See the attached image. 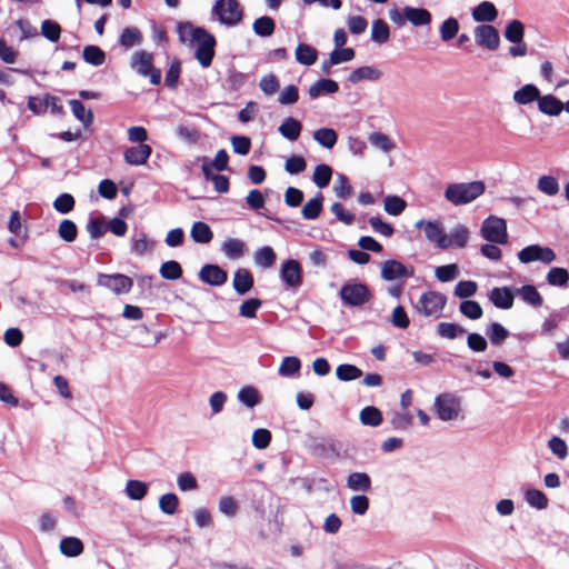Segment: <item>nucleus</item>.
Instances as JSON below:
<instances>
[{
	"label": "nucleus",
	"instance_id": "f257e3e1",
	"mask_svg": "<svg viewBox=\"0 0 569 569\" xmlns=\"http://www.w3.org/2000/svg\"><path fill=\"white\" fill-rule=\"evenodd\" d=\"M180 37L189 36L190 40L197 43L194 57L203 68L211 66L214 57L216 39L206 29L193 27L191 23L179 26Z\"/></svg>",
	"mask_w": 569,
	"mask_h": 569
},
{
	"label": "nucleus",
	"instance_id": "f03ea898",
	"mask_svg": "<svg viewBox=\"0 0 569 569\" xmlns=\"http://www.w3.org/2000/svg\"><path fill=\"white\" fill-rule=\"evenodd\" d=\"M486 190L482 181L450 183L445 190V198L455 206H462L479 198Z\"/></svg>",
	"mask_w": 569,
	"mask_h": 569
},
{
	"label": "nucleus",
	"instance_id": "7ed1b4c3",
	"mask_svg": "<svg viewBox=\"0 0 569 569\" xmlns=\"http://www.w3.org/2000/svg\"><path fill=\"white\" fill-rule=\"evenodd\" d=\"M210 14L212 21L232 28L242 21L243 10L238 0H216Z\"/></svg>",
	"mask_w": 569,
	"mask_h": 569
},
{
	"label": "nucleus",
	"instance_id": "20e7f679",
	"mask_svg": "<svg viewBox=\"0 0 569 569\" xmlns=\"http://www.w3.org/2000/svg\"><path fill=\"white\" fill-rule=\"evenodd\" d=\"M433 410L441 421L457 420L461 417V399L451 392L435 398Z\"/></svg>",
	"mask_w": 569,
	"mask_h": 569
},
{
	"label": "nucleus",
	"instance_id": "39448f33",
	"mask_svg": "<svg viewBox=\"0 0 569 569\" xmlns=\"http://www.w3.org/2000/svg\"><path fill=\"white\" fill-rule=\"evenodd\" d=\"M447 305V297L438 291H428L420 296L415 308L423 317L438 319Z\"/></svg>",
	"mask_w": 569,
	"mask_h": 569
},
{
	"label": "nucleus",
	"instance_id": "423d86ee",
	"mask_svg": "<svg viewBox=\"0 0 569 569\" xmlns=\"http://www.w3.org/2000/svg\"><path fill=\"white\" fill-rule=\"evenodd\" d=\"M339 297L346 307H362L369 302L371 293L366 284L348 281L340 288Z\"/></svg>",
	"mask_w": 569,
	"mask_h": 569
},
{
	"label": "nucleus",
	"instance_id": "0eeeda50",
	"mask_svg": "<svg viewBox=\"0 0 569 569\" xmlns=\"http://www.w3.org/2000/svg\"><path fill=\"white\" fill-rule=\"evenodd\" d=\"M480 232L482 238L491 243L505 244L508 242L507 222L497 216H489L485 219Z\"/></svg>",
	"mask_w": 569,
	"mask_h": 569
},
{
	"label": "nucleus",
	"instance_id": "6e6552de",
	"mask_svg": "<svg viewBox=\"0 0 569 569\" xmlns=\"http://www.w3.org/2000/svg\"><path fill=\"white\" fill-rule=\"evenodd\" d=\"M153 56L144 50L136 51L131 57L130 66L142 77H149L152 84H159L161 71L153 68Z\"/></svg>",
	"mask_w": 569,
	"mask_h": 569
},
{
	"label": "nucleus",
	"instance_id": "1a4fd4ad",
	"mask_svg": "<svg viewBox=\"0 0 569 569\" xmlns=\"http://www.w3.org/2000/svg\"><path fill=\"white\" fill-rule=\"evenodd\" d=\"M415 228L422 229L428 241L433 242L440 249H447L451 246L449 236L443 232L442 226L438 221L419 220Z\"/></svg>",
	"mask_w": 569,
	"mask_h": 569
},
{
	"label": "nucleus",
	"instance_id": "9d476101",
	"mask_svg": "<svg viewBox=\"0 0 569 569\" xmlns=\"http://www.w3.org/2000/svg\"><path fill=\"white\" fill-rule=\"evenodd\" d=\"M517 257L521 263H531L540 261L545 264L553 262L557 258L555 251L549 247H541L539 244H530L521 249Z\"/></svg>",
	"mask_w": 569,
	"mask_h": 569
},
{
	"label": "nucleus",
	"instance_id": "9b49d317",
	"mask_svg": "<svg viewBox=\"0 0 569 569\" xmlns=\"http://www.w3.org/2000/svg\"><path fill=\"white\" fill-rule=\"evenodd\" d=\"M97 282H98V286L109 289L114 295L128 293L133 287L132 279L122 273H113V274L100 273L98 276Z\"/></svg>",
	"mask_w": 569,
	"mask_h": 569
},
{
	"label": "nucleus",
	"instance_id": "f8f14e48",
	"mask_svg": "<svg viewBox=\"0 0 569 569\" xmlns=\"http://www.w3.org/2000/svg\"><path fill=\"white\" fill-rule=\"evenodd\" d=\"M473 36L476 43L487 50L495 51L499 48L500 36L498 30L487 23H481L475 27Z\"/></svg>",
	"mask_w": 569,
	"mask_h": 569
},
{
	"label": "nucleus",
	"instance_id": "ddd939ff",
	"mask_svg": "<svg viewBox=\"0 0 569 569\" xmlns=\"http://www.w3.org/2000/svg\"><path fill=\"white\" fill-rule=\"evenodd\" d=\"M415 270L412 267H407L395 259L386 260L381 266V278L386 281L411 278Z\"/></svg>",
	"mask_w": 569,
	"mask_h": 569
},
{
	"label": "nucleus",
	"instance_id": "4468645a",
	"mask_svg": "<svg viewBox=\"0 0 569 569\" xmlns=\"http://www.w3.org/2000/svg\"><path fill=\"white\" fill-rule=\"evenodd\" d=\"M280 278L288 288L297 289L302 283V270L295 259L284 261L280 269Z\"/></svg>",
	"mask_w": 569,
	"mask_h": 569
},
{
	"label": "nucleus",
	"instance_id": "2eb2a0df",
	"mask_svg": "<svg viewBox=\"0 0 569 569\" xmlns=\"http://www.w3.org/2000/svg\"><path fill=\"white\" fill-rule=\"evenodd\" d=\"M515 296V288L495 287L488 293V299L496 308L509 310L513 306Z\"/></svg>",
	"mask_w": 569,
	"mask_h": 569
},
{
	"label": "nucleus",
	"instance_id": "dca6fc26",
	"mask_svg": "<svg viewBox=\"0 0 569 569\" xmlns=\"http://www.w3.org/2000/svg\"><path fill=\"white\" fill-rule=\"evenodd\" d=\"M199 279L209 286L220 287L223 286L228 280L227 272L218 264H204L201 267Z\"/></svg>",
	"mask_w": 569,
	"mask_h": 569
},
{
	"label": "nucleus",
	"instance_id": "f3484780",
	"mask_svg": "<svg viewBox=\"0 0 569 569\" xmlns=\"http://www.w3.org/2000/svg\"><path fill=\"white\" fill-rule=\"evenodd\" d=\"M152 149L149 144H138L127 148L123 152L124 161L130 166H143L150 158Z\"/></svg>",
	"mask_w": 569,
	"mask_h": 569
},
{
	"label": "nucleus",
	"instance_id": "a211bd4d",
	"mask_svg": "<svg viewBox=\"0 0 569 569\" xmlns=\"http://www.w3.org/2000/svg\"><path fill=\"white\" fill-rule=\"evenodd\" d=\"M471 17L476 22L489 24L498 18V10L490 1H482L471 10Z\"/></svg>",
	"mask_w": 569,
	"mask_h": 569
},
{
	"label": "nucleus",
	"instance_id": "6ab92c4d",
	"mask_svg": "<svg viewBox=\"0 0 569 569\" xmlns=\"http://www.w3.org/2000/svg\"><path fill=\"white\" fill-rule=\"evenodd\" d=\"M537 103L539 111L550 117H558L565 109V103L552 94L540 96Z\"/></svg>",
	"mask_w": 569,
	"mask_h": 569
},
{
	"label": "nucleus",
	"instance_id": "aec40b11",
	"mask_svg": "<svg viewBox=\"0 0 569 569\" xmlns=\"http://www.w3.org/2000/svg\"><path fill=\"white\" fill-rule=\"evenodd\" d=\"M515 292L516 296L532 308H540L543 303L542 296L532 284H525L522 287L515 288Z\"/></svg>",
	"mask_w": 569,
	"mask_h": 569
},
{
	"label": "nucleus",
	"instance_id": "412c9836",
	"mask_svg": "<svg viewBox=\"0 0 569 569\" xmlns=\"http://www.w3.org/2000/svg\"><path fill=\"white\" fill-rule=\"evenodd\" d=\"M253 277L247 269L240 268L236 270L232 280V287L239 296L246 295L253 287Z\"/></svg>",
	"mask_w": 569,
	"mask_h": 569
},
{
	"label": "nucleus",
	"instance_id": "4be33fe9",
	"mask_svg": "<svg viewBox=\"0 0 569 569\" xmlns=\"http://www.w3.org/2000/svg\"><path fill=\"white\" fill-rule=\"evenodd\" d=\"M406 17L413 27H428L432 21L431 13L425 8L406 6Z\"/></svg>",
	"mask_w": 569,
	"mask_h": 569
},
{
	"label": "nucleus",
	"instance_id": "5701e85b",
	"mask_svg": "<svg viewBox=\"0 0 569 569\" xmlns=\"http://www.w3.org/2000/svg\"><path fill=\"white\" fill-rule=\"evenodd\" d=\"M247 250L246 243L238 238H227L221 243L222 253L231 260L240 259Z\"/></svg>",
	"mask_w": 569,
	"mask_h": 569
},
{
	"label": "nucleus",
	"instance_id": "b1692460",
	"mask_svg": "<svg viewBox=\"0 0 569 569\" xmlns=\"http://www.w3.org/2000/svg\"><path fill=\"white\" fill-rule=\"evenodd\" d=\"M347 487L351 491H361V492H368L371 490L372 481L368 473L366 472H351L347 477Z\"/></svg>",
	"mask_w": 569,
	"mask_h": 569
},
{
	"label": "nucleus",
	"instance_id": "393cba45",
	"mask_svg": "<svg viewBox=\"0 0 569 569\" xmlns=\"http://www.w3.org/2000/svg\"><path fill=\"white\" fill-rule=\"evenodd\" d=\"M539 97V89L535 84L528 83L515 91L512 99L517 104L526 106L533 101L538 102Z\"/></svg>",
	"mask_w": 569,
	"mask_h": 569
},
{
	"label": "nucleus",
	"instance_id": "a878e982",
	"mask_svg": "<svg viewBox=\"0 0 569 569\" xmlns=\"http://www.w3.org/2000/svg\"><path fill=\"white\" fill-rule=\"evenodd\" d=\"M382 77V72L371 66H363L355 69L348 77V80L356 84L362 80L377 81Z\"/></svg>",
	"mask_w": 569,
	"mask_h": 569
},
{
	"label": "nucleus",
	"instance_id": "bb28decb",
	"mask_svg": "<svg viewBox=\"0 0 569 569\" xmlns=\"http://www.w3.org/2000/svg\"><path fill=\"white\" fill-rule=\"evenodd\" d=\"M339 84L332 79H320L309 88V96L311 99H317L322 94H332L338 92Z\"/></svg>",
	"mask_w": 569,
	"mask_h": 569
},
{
	"label": "nucleus",
	"instance_id": "cd10ccee",
	"mask_svg": "<svg viewBox=\"0 0 569 569\" xmlns=\"http://www.w3.org/2000/svg\"><path fill=\"white\" fill-rule=\"evenodd\" d=\"M301 130V122L292 117L286 118L278 128L279 133L289 141L298 140Z\"/></svg>",
	"mask_w": 569,
	"mask_h": 569
},
{
	"label": "nucleus",
	"instance_id": "c85d7f7f",
	"mask_svg": "<svg viewBox=\"0 0 569 569\" xmlns=\"http://www.w3.org/2000/svg\"><path fill=\"white\" fill-rule=\"evenodd\" d=\"M296 61L302 66H312L318 59V51L307 43H299L295 51Z\"/></svg>",
	"mask_w": 569,
	"mask_h": 569
},
{
	"label": "nucleus",
	"instance_id": "c756f323",
	"mask_svg": "<svg viewBox=\"0 0 569 569\" xmlns=\"http://www.w3.org/2000/svg\"><path fill=\"white\" fill-rule=\"evenodd\" d=\"M190 237L196 243L207 244L213 238L210 227L202 221H197L191 226Z\"/></svg>",
	"mask_w": 569,
	"mask_h": 569
},
{
	"label": "nucleus",
	"instance_id": "7c9ffc66",
	"mask_svg": "<svg viewBox=\"0 0 569 569\" xmlns=\"http://www.w3.org/2000/svg\"><path fill=\"white\" fill-rule=\"evenodd\" d=\"M143 37L141 31L136 27H127L122 30L119 37V43L126 48H132L142 43Z\"/></svg>",
	"mask_w": 569,
	"mask_h": 569
},
{
	"label": "nucleus",
	"instance_id": "2f4dec72",
	"mask_svg": "<svg viewBox=\"0 0 569 569\" xmlns=\"http://www.w3.org/2000/svg\"><path fill=\"white\" fill-rule=\"evenodd\" d=\"M61 553L66 557H78L83 552V543L79 538H62L59 545Z\"/></svg>",
	"mask_w": 569,
	"mask_h": 569
},
{
	"label": "nucleus",
	"instance_id": "473e14b6",
	"mask_svg": "<svg viewBox=\"0 0 569 569\" xmlns=\"http://www.w3.org/2000/svg\"><path fill=\"white\" fill-rule=\"evenodd\" d=\"M154 244V240L149 239L144 232L134 234L131 239V249L137 256H143L151 252Z\"/></svg>",
	"mask_w": 569,
	"mask_h": 569
},
{
	"label": "nucleus",
	"instance_id": "72a5a7b5",
	"mask_svg": "<svg viewBox=\"0 0 569 569\" xmlns=\"http://www.w3.org/2000/svg\"><path fill=\"white\" fill-rule=\"evenodd\" d=\"M315 141L326 149H332L338 140L337 132L331 128H320L312 134Z\"/></svg>",
	"mask_w": 569,
	"mask_h": 569
},
{
	"label": "nucleus",
	"instance_id": "f704fd0d",
	"mask_svg": "<svg viewBox=\"0 0 569 569\" xmlns=\"http://www.w3.org/2000/svg\"><path fill=\"white\" fill-rule=\"evenodd\" d=\"M459 29H460V24L456 18L449 17L446 20H443L439 27V34H440L441 41H443V42L451 41L453 38H456L458 36Z\"/></svg>",
	"mask_w": 569,
	"mask_h": 569
},
{
	"label": "nucleus",
	"instance_id": "c9c22d12",
	"mask_svg": "<svg viewBox=\"0 0 569 569\" xmlns=\"http://www.w3.org/2000/svg\"><path fill=\"white\" fill-rule=\"evenodd\" d=\"M371 40L377 44L386 43L390 38L388 23L382 19H377L371 26Z\"/></svg>",
	"mask_w": 569,
	"mask_h": 569
},
{
	"label": "nucleus",
	"instance_id": "e433bc0d",
	"mask_svg": "<svg viewBox=\"0 0 569 569\" xmlns=\"http://www.w3.org/2000/svg\"><path fill=\"white\" fill-rule=\"evenodd\" d=\"M323 196L318 193L315 198L310 199L305 203L301 210V214L307 220L317 219L322 211Z\"/></svg>",
	"mask_w": 569,
	"mask_h": 569
},
{
	"label": "nucleus",
	"instance_id": "4c0bfd02",
	"mask_svg": "<svg viewBox=\"0 0 569 569\" xmlns=\"http://www.w3.org/2000/svg\"><path fill=\"white\" fill-rule=\"evenodd\" d=\"M73 116L84 126L89 127L93 122V113L84 104L76 99L69 101Z\"/></svg>",
	"mask_w": 569,
	"mask_h": 569
},
{
	"label": "nucleus",
	"instance_id": "58836bf2",
	"mask_svg": "<svg viewBox=\"0 0 569 569\" xmlns=\"http://www.w3.org/2000/svg\"><path fill=\"white\" fill-rule=\"evenodd\" d=\"M359 419L363 426L378 427L382 422V413L378 408L367 406L360 411Z\"/></svg>",
	"mask_w": 569,
	"mask_h": 569
},
{
	"label": "nucleus",
	"instance_id": "ea45409f",
	"mask_svg": "<svg viewBox=\"0 0 569 569\" xmlns=\"http://www.w3.org/2000/svg\"><path fill=\"white\" fill-rule=\"evenodd\" d=\"M83 60L92 66H102L106 61V53L98 46H86L82 51Z\"/></svg>",
	"mask_w": 569,
	"mask_h": 569
},
{
	"label": "nucleus",
	"instance_id": "a19ab883",
	"mask_svg": "<svg viewBox=\"0 0 569 569\" xmlns=\"http://www.w3.org/2000/svg\"><path fill=\"white\" fill-rule=\"evenodd\" d=\"M546 281L552 287H565L569 281V272L561 267H552L546 276Z\"/></svg>",
	"mask_w": 569,
	"mask_h": 569
},
{
	"label": "nucleus",
	"instance_id": "79ce46f5",
	"mask_svg": "<svg viewBox=\"0 0 569 569\" xmlns=\"http://www.w3.org/2000/svg\"><path fill=\"white\" fill-rule=\"evenodd\" d=\"M253 260L257 266L268 269L273 266L276 253L271 247L264 246L254 252Z\"/></svg>",
	"mask_w": 569,
	"mask_h": 569
},
{
	"label": "nucleus",
	"instance_id": "37998d69",
	"mask_svg": "<svg viewBox=\"0 0 569 569\" xmlns=\"http://www.w3.org/2000/svg\"><path fill=\"white\" fill-rule=\"evenodd\" d=\"M505 38L511 43H520L525 36V26L520 20L510 21L505 29Z\"/></svg>",
	"mask_w": 569,
	"mask_h": 569
},
{
	"label": "nucleus",
	"instance_id": "c03bdc74",
	"mask_svg": "<svg viewBox=\"0 0 569 569\" xmlns=\"http://www.w3.org/2000/svg\"><path fill=\"white\" fill-rule=\"evenodd\" d=\"M486 333L493 346L501 345L510 336V332L499 322H492Z\"/></svg>",
	"mask_w": 569,
	"mask_h": 569
},
{
	"label": "nucleus",
	"instance_id": "a18cd8bd",
	"mask_svg": "<svg viewBox=\"0 0 569 569\" xmlns=\"http://www.w3.org/2000/svg\"><path fill=\"white\" fill-rule=\"evenodd\" d=\"M274 21L272 18L263 16L253 21L252 30L259 37H270L274 32Z\"/></svg>",
	"mask_w": 569,
	"mask_h": 569
},
{
	"label": "nucleus",
	"instance_id": "49530a36",
	"mask_svg": "<svg viewBox=\"0 0 569 569\" xmlns=\"http://www.w3.org/2000/svg\"><path fill=\"white\" fill-rule=\"evenodd\" d=\"M124 492L131 500H141L148 492V486L140 480H129L127 481Z\"/></svg>",
	"mask_w": 569,
	"mask_h": 569
},
{
	"label": "nucleus",
	"instance_id": "de8ad7c7",
	"mask_svg": "<svg viewBox=\"0 0 569 569\" xmlns=\"http://www.w3.org/2000/svg\"><path fill=\"white\" fill-rule=\"evenodd\" d=\"M332 169L328 164L321 163L315 168L312 181L318 188L322 189L330 183Z\"/></svg>",
	"mask_w": 569,
	"mask_h": 569
},
{
	"label": "nucleus",
	"instance_id": "09e8293b",
	"mask_svg": "<svg viewBox=\"0 0 569 569\" xmlns=\"http://www.w3.org/2000/svg\"><path fill=\"white\" fill-rule=\"evenodd\" d=\"M159 273L166 280H178L182 277V268L178 261L169 260L160 266Z\"/></svg>",
	"mask_w": 569,
	"mask_h": 569
},
{
	"label": "nucleus",
	"instance_id": "8fccbe9b",
	"mask_svg": "<svg viewBox=\"0 0 569 569\" xmlns=\"http://www.w3.org/2000/svg\"><path fill=\"white\" fill-rule=\"evenodd\" d=\"M525 499L530 507L538 510H542L548 507V498L540 490L528 489L525 493Z\"/></svg>",
	"mask_w": 569,
	"mask_h": 569
},
{
	"label": "nucleus",
	"instance_id": "3c124183",
	"mask_svg": "<svg viewBox=\"0 0 569 569\" xmlns=\"http://www.w3.org/2000/svg\"><path fill=\"white\" fill-rule=\"evenodd\" d=\"M407 207V202L398 196H387L383 200V208L391 216H399Z\"/></svg>",
	"mask_w": 569,
	"mask_h": 569
},
{
	"label": "nucleus",
	"instance_id": "603ef678",
	"mask_svg": "<svg viewBox=\"0 0 569 569\" xmlns=\"http://www.w3.org/2000/svg\"><path fill=\"white\" fill-rule=\"evenodd\" d=\"M369 142L372 147L383 151L389 152L395 148V143L392 140L382 132H372L368 137Z\"/></svg>",
	"mask_w": 569,
	"mask_h": 569
},
{
	"label": "nucleus",
	"instance_id": "864d4df0",
	"mask_svg": "<svg viewBox=\"0 0 569 569\" xmlns=\"http://www.w3.org/2000/svg\"><path fill=\"white\" fill-rule=\"evenodd\" d=\"M465 332L466 330L461 326L452 322H440L437 326V333L446 339H456Z\"/></svg>",
	"mask_w": 569,
	"mask_h": 569
},
{
	"label": "nucleus",
	"instance_id": "5fc2aeb1",
	"mask_svg": "<svg viewBox=\"0 0 569 569\" xmlns=\"http://www.w3.org/2000/svg\"><path fill=\"white\" fill-rule=\"evenodd\" d=\"M238 400L248 408H253L260 402L257 389L250 386L239 390Z\"/></svg>",
	"mask_w": 569,
	"mask_h": 569
},
{
	"label": "nucleus",
	"instance_id": "6e6d98bb",
	"mask_svg": "<svg viewBox=\"0 0 569 569\" xmlns=\"http://www.w3.org/2000/svg\"><path fill=\"white\" fill-rule=\"evenodd\" d=\"M337 378L341 381H351L360 378L362 371L353 365H339L336 369Z\"/></svg>",
	"mask_w": 569,
	"mask_h": 569
},
{
	"label": "nucleus",
	"instance_id": "4d7b16f0",
	"mask_svg": "<svg viewBox=\"0 0 569 569\" xmlns=\"http://www.w3.org/2000/svg\"><path fill=\"white\" fill-rule=\"evenodd\" d=\"M459 310L465 317L471 320L480 319L483 313L481 306L475 300L462 301L459 306Z\"/></svg>",
	"mask_w": 569,
	"mask_h": 569
},
{
	"label": "nucleus",
	"instance_id": "13d9d810",
	"mask_svg": "<svg viewBox=\"0 0 569 569\" xmlns=\"http://www.w3.org/2000/svg\"><path fill=\"white\" fill-rule=\"evenodd\" d=\"M537 188L547 196H556L559 192V182L552 176H541L538 179Z\"/></svg>",
	"mask_w": 569,
	"mask_h": 569
},
{
	"label": "nucleus",
	"instance_id": "bf43d9fd",
	"mask_svg": "<svg viewBox=\"0 0 569 569\" xmlns=\"http://www.w3.org/2000/svg\"><path fill=\"white\" fill-rule=\"evenodd\" d=\"M301 362L297 357H284L278 372L282 377H291L299 372Z\"/></svg>",
	"mask_w": 569,
	"mask_h": 569
},
{
	"label": "nucleus",
	"instance_id": "052dcab7",
	"mask_svg": "<svg viewBox=\"0 0 569 569\" xmlns=\"http://www.w3.org/2000/svg\"><path fill=\"white\" fill-rule=\"evenodd\" d=\"M61 27L53 20H44L41 23V34L51 42H57L60 38Z\"/></svg>",
	"mask_w": 569,
	"mask_h": 569
},
{
	"label": "nucleus",
	"instance_id": "680f3d73",
	"mask_svg": "<svg viewBox=\"0 0 569 569\" xmlns=\"http://www.w3.org/2000/svg\"><path fill=\"white\" fill-rule=\"evenodd\" d=\"M58 233L62 240L72 242L77 238L78 229L73 221L64 219L59 224Z\"/></svg>",
	"mask_w": 569,
	"mask_h": 569
},
{
	"label": "nucleus",
	"instance_id": "e2e57ef3",
	"mask_svg": "<svg viewBox=\"0 0 569 569\" xmlns=\"http://www.w3.org/2000/svg\"><path fill=\"white\" fill-rule=\"evenodd\" d=\"M562 317L558 311H552L541 323V333L552 336L558 329Z\"/></svg>",
	"mask_w": 569,
	"mask_h": 569
},
{
	"label": "nucleus",
	"instance_id": "0e129e2a",
	"mask_svg": "<svg viewBox=\"0 0 569 569\" xmlns=\"http://www.w3.org/2000/svg\"><path fill=\"white\" fill-rule=\"evenodd\" d=\"M179 506V499L174 493L162 495L159 499V508L166 515H174Z\"/></svg>",
	"mask_w": 569,
	"mask_h": 569
},
{
	"label": "nucleus",
	"instance_id": "69168bd1",
	"mask_svg": "<svg viewBox=\"0 0 569 569\" xmlns=\"http://www.w3.org/2000/svg\"><path fill=\"white\" fill-rule=\"evenodd\" d=\"M459 274L458 266L455 263L440 266L435 269L436 278L441 282H448L456 279Z\"/></svg>",
	"mask_w": 569,
	"mask_h": 569
},
{
	"label": "nucleus",
	"instance_id": "338daca9",
	"mask_svg": "<svg viewBox=\"0 0 569 569\" xmlns=\"http://www.w3.org/2000/svg\"><path fill=\"white\" fill-rule=\"evenodd\" d=\"M355 58L352 48H337L329 54V64H340Z\"/></svg>",
	"mask_w": 569,
	"mask_h": 569
},
{
	"label": "nucleus",
	"instance_id": "774afa93",
	"mask_svg": "<svg viewBox=\"0 0 569 569\" xmlns=\"http://www.w3.org/2000/svg\"><path fill=\"white\" fill-rule=\"evenodd\" d=\"M261 305V300L257 298H250L240 305L239 315L243 318L252 319L256 317V313Z\"/></svg>",
	"mask_w": 569,
	"mask_h": 569
}]
</instances>
